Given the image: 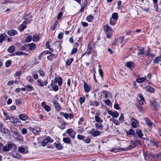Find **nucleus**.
Instances as JSON below:
<instances>
[{"mask_svg":"<svg viewBox=\"0 0 161 161\" xmlns=\"http://www.w3.org/2000/svg\"><path fill=\"white\" fill-rule=\"evenodd\" d=\"M131 143H133V145H131L127 147L121 148H114L112 149L111 150H110V151L111 152H113L115 153H116L119 151H127L130 150L131 149L135 148L137 145V143L136 141L133 142L131 141Z\"/></svg>","mask_w":161,"mask_h":161,"instance_id":"f257e3e1","label":"nucleus"},{"mask_svg":"<svg viewBox=\"0 0 161 161\" xmlns=\"http://www.w3.org/2000/svg\"><path fill=\"white\" fill-rule=\"evenodd\" d=\"M9 120L10 122L14 125H20V124L21 121L18 118L11 117Z\"/></svg>","mask_w":161,"mask_h":161,"instance_id":"f03ea898","label":"nucleus"},{"mask_svg":"<svg viewBox=\"0 0 161 161\" xmlns=\"http://www.w3.org/2000/svg\"><path fill=\"white\" fill-rule=\"evenodd\" d=\"M89 134L93 137H96L99 136L101 134L100 131L96 130L94 129H92L89 132Z\"/></svg>","mask_w":161,"mask_h":161,"instance_id":"7ed1b4c3","label":"nucleus"},{"mask_svg":"<svg viewBox=\"0 0 161 161\" xmlns=\"http://www.w3.org/2000/svg\"><path fill=\"white\" fill-rule=\"evenodd\" d=\"M15 147V145L13 143H8L7 146H4L3 148V150L4 152H8L13 147Z\"/></svg>","mask_w":161,"mask_h":161,"instance_id":"20e7f679","label":"nucleus"},{"mask_svg":"<svg viewBox=\"0 0 161 161\" xmlns=\"http://www.w3.org/2000/svg\"><path fill=\"white\" fill-rule=\"evenodd\" d=\"M151 109L154 111H157L159 108L158 103L155 101L151 103Z\"/></svg>","mask_w":161,"mask_h":161,"instance_id":"39448f33","label":"nucleus"},{"mask_svg":"<svg viewBox=\"0 0 161 161\" xmlns=\"http://www.w3.org/2000/svg\"><path fill=\"white\" fill-rule=\"evenodd\" d=\"M27 22L25 21H24L18 27V29L20 32L23 31L25 28H26Z\"/></svg>","mask_w":161,"mask_h":161,"instance_id":"423d86ee","label":"nucleus"},{"mask_svg":"<svg viewBox=\"0 0 161 161\" xmlns=\"http://www.w3.org/2000/svg\"><path fill=\"white\" fill-rule=\"evenodd\" d=\"M108 113L109 114L111 115L114 118H117L119 116V113L116 111H113L111 110H108Z\"/></svg>","mask_w":161,"mask_h":161,"instance_id":"0eeeda50","label":"nucleus"},{"mask_svg":"<svg viewBox=\"0 0 161 161\" xmlns=\"http://www.w3.org/2000/svg\"><path fill=\"white\" fill-rule=\"evenodd\" d=\"M125 66L129 68L130 69H133L135 66V64L133 62H128L125 64Z\"/></svg>","mask_w":161,"mask_h":161,"instance_id":"6e6552de","label":"nucleus"},{"mask_svg":"<svg viewBox=\"0 0 161 161\" xmlns=\"http://www.w3.org/2000/svg\"><path fill=\"white\" fill-rule=\"evenodd\" d=\"M145 120L147 124L150 128H152L154 125V124L148 118H145Z\"/></svg>","mask_w":161,"mask_h":161,"instance_id":"1a4fd4ad","label":"nucleus"},{"mask_svg":"<svg viewBox=\"0 0 161 161\" xmlns=\"http://www.w3.org/2000/svg\"><path fill=\"white\" fill-rule=\"evenodd\" d=\"M53 140H51V138L49 136L47 137L44 140L43 142H42V145L43 146H46L47 143L49 142H53Z\"/></svg>","mask_w":161,"mask_h":161,"instance_id":"9d476101","label":"nucleus"},{"mask_svg":"<svg viewBox=\"0 0 161 161\" xmlns=\"http://www.w3.org/2000/svg\"><path fill=\"white\" fill-rule=\"evenodd\" d=\"M37 85L43 87L44 86V85L46 86L47 83V81H44L43 82H42V81L40 79H38L37 80Z\"/></svg>","mask_w":161,"mask_h":161,"instance_id":"9b49d317","label":"nucleus"},{"mask_svg":"<svg viewBox=\"0 0 161 161\" xmlns=\"http://www.w3.org/2000/svg\"><path fill=\"white\" fill-rule=\"evenodd\" d=\"M19 118L21 120L25 121L28 119V116L25 114H22L19 115Z\"/></svg>","mask_w":161,"mask_h":161,"instance_id":"f8f14e48","label":"nucleus"},{"mask_svg":"<svg viewBox=\"0 0 161 161\" xmlns=\"http://www.w3.org/2000/svg\"><path fill=\"white\" fill-rule=\"evenodd\" d=\"M26 46L28 47L29 48V50L31 51L34 50L36 47V44L33 43H29L28 45H26Z\"/></svg>","mask_w":161,"mask_h":161,"instance_id":"ddd939ff","label":"nucleus"},{"mask_svg":"<svg viewBox=\"0 0 161 161\" xmlns=\"http://www.w3.org/2000/svg\"><path fill=\"white\" fill-rule=\"evenodd\" d=\"M31 130L34 134H36L38 132H40L41 131L40 128L37 126L35 127V128H31Z\"/></svg>","mask_w":161,"mask_h":161,"instance_id":"4468645a","label":"nucleus"},{"mask_svg":"<svg viewBox=\"0 0 161 161\" xmlns=\"http://www.w3.org/2000/svg\"><path fill=\"white\" fill-rule=\"evenodd\" d=\"M92 51V47L90 46V43H89L88 44L87 48L86 50V52H85L82 55V57L83 56H84V55L86 53H87L88 55H89L91 53Z\"/></svg>","mask_w":161,"mask_h":161,"instance_id":"2eb2a0df","label":"nucleus"},{"mask_svg":"<svg viewBox=\"0 0 161 161\" xmlns=\"http://www.w3.org/2000/svg\"><path fill=\"white\" fill-rule=\"evenodd\" d=\"M57 57V54H53V53H50V55L47 56V58L50 61H52L53 59H55Z\"/></svg>","mask_w":161,"mask_h":161,"instance_id":"dca6fc26","label":"nucleus"},{"mask_svg":"<svg viewBox=\"0 0 161 161\" xmlns=\"http://www.w3.org/2000/svg\"><path fill=\"white\" fill-rule=\"evenodd\" d=\"M13 133L14 136L17 139H19L21 137V135L19 133L15 131H11Z\"/></svg>","mask_w":161,"mask_h":161,"instance_id":"f3484780","label":"nucleus"},{"mask_svg":"<svg viewBox=\"0 0 161 161\" xmlns=\"http://www.w3.org/2000/svg\"><path fill=\"white\" fill-rule=\"evenodd\" d=\"M124 39V37H120L119 38L118 40H116L115 39V42L113 43V45H116V44H117L119 42L120 43H121L123 42Z\"/></svg>","mask_w":161,"mask_h":161,"instance_id":"a211bd4d","label":"nucleus"},{"mask_svg":"<svg viewBox=\"0 0 161 161\" xmlns=\"http://www.w3.org/2000/svg\"><path fill=\"white\" fill-rule=\"evenodd\" d=\"M53 102L56 110L58 111L60 110L61 108L57 101L56 100H54L53 101Z\"/></svg>","mask_w":161,"mask_h":161,"instance_id":"6ab92c4d","label":"nucleus"},{"mask_svg":"<svg viewBox=\"0 0 161 161\" xmlns=\"http://www.w3.org/2000/svg\"><path fill=\"white\" fill-rule=\"evenodd\" d=\"M84 88L85 90V92L86 93L90 91V87L86 82H84Z\"/></svg>","mask_w":161,"mask_h":161,"instance_id":"aec40b11","label":"nucleus"},{"mask_svg":"<svg viewBox=\"0 0 161 161\" xmlns=\"http://www.w3.org/2000/svg\"><path fill=\"white\" fill-rule=\"evenodd\" d=\"M136 134L140 138H142L143 136L142 130L139 129H136Z\"/></svg>","mask_w":161,"mask_h":161,"instance_id":"412c9836","label":"nucleus"},{"mask_svg":"<svg viewBox=\"0 0 161 161\" xmlns=\"http://www.w3.org/2000/svg\"><path fill=\"white\" fill-rule=\"evenodd\" d=\"M130 121L132 122L131 126L134 128H136V120L133 118H131Z\"/></svg>","mask_w":161,"mask_h":161,"instance_id":"4be33fe9","label":"nucleus"},{"mask_svg":"<svg viewBox=\"0 0 161 161\" xmlns=\"http://www.w3.org/2000/svg\"><path fill=\"white\" fill-rule=\"evenodd\" d=\"M17 32L14 29H12L8 31L7 32V34L8 35L10 36H13L16 34Z\"/></svg>","mask_w":161,"mask_h":161,"instance_id":"5701e85b","label":"nucleus"},{"mask_svg":"<svg viewBox=\"0 0 161 161\" xmlns=\"http://www.w3.org/2000/svg\"><path fill=\"white\" fill-rule=\"evenodd\" d=\"M138 51L137 52V55H139L140 54L143 55L144 53V49L143 47H140L139 48Z\"/></svg>","mask_w":161,"mask_h":161,"instance_id":"b1692460","label":"nucleus"},{"mask_svg":"<svg viewBox=\"0 0 161 161\" xmlns=\"http://www.w3.org/2000/svg\"><path fill=\"white\" fill-rule=\"evenodd\" d=\"M18 151L20 153L24 154H26L28 152L27 150H25V149L24 147H21L19 148Z\"/></svg>","mask_w":161,"mask_h":161,"instance_id":"393cba45","label":"nucleus"},{"mask_svg":"<svg viewBox=\"0 0 161 161\" xmlns=\"http://www.w3.org/2000/svg\"><path fill=\"white\" fill-rule=\"evenodd\" d=\"M8 50L10 53H12L15 51V47L14 46H11L8 47Z\"/></svg>","mask_w":161,"mask_h":161,"instance_id":"a878e982","label":"nucleus"},{"mask_svg":"<svg viewBox=\"0 0 161 161\" xmlns=\"http://www.w3.org/2000/svg\"><path fill=\"white\" fill-rule=\"evenodd\" d=\"M50 53H51L50 52H49V51H44L42 53H41L39 56V57H38V58H39V59H41V58L42 56V55H43V54H50Z\"/></svg>","mask_w":161,"mask_h":161,"instance_id":"bb28decb","label":"nucleus"},{"mask_svg":"<svg viewBox=\"0 0 161 161\" xmlns=\"http://www.w3.org/2000/svg\"><path fill=\"white\" fill-rule=\"evenodd\" d=\"M126 134L128 135H131L134 136L135 135V132L132 129H130L129 131L126 132Z\"/></svg>","mask_w":161,"mask_h":161,"instance_id":"cd10ccee","label":"nucleus"},{"mask_svg":"<svg viewBox=\"0 0 161 161\" xmlns=\"http://www.w3.org/2000/svg\"><path fill=\"white\" fill-rule=\"evenodd\" d=\"M104 30L106 31V33L112 32V29H111L110 27L108 25H106L105 26Z\"/></svg>","mask_w":161,"mask_h":161,"instance_id":"c85d7f7f","label":"nucleus"},{"mask_svg":"<svg viewBox=\"0 0 161 161\" xmlns=\"http://www.w3.org/2000/svg\"><path fill=\"white\" fill-rule=\"evenodd\" d=\"M112 122L115 125H119L120 124V122L118 119L114 118H112L110 119Z\"/></svg>","mask_w":161,"mask_h":161,"instance_id":"c756f323","label":"nucleus"},{"mask_svg":"<svg viewBox=\"0 0 161 161\" xmlns=\"http://www.w3.org/2000/svg\"><path fill=\"white\" fill-rule=\"evenodd\" d=\"M146 80V78L143 77L138 78L136 79V82L138 83H140L144 82Z\"/></svg>","mask_w":161,"mask_h":161,"instance_id":"7c9ffc66","label":"nucleus"},{"mask_svg":"<svg viewBox=\"0 0 161 161\" xmlns=\"http://www.w3.org/2000/svg\"><path fill=\"white\" fill-rule=\"evenodd\" d=\"M116 21H117V20H116L115 19H114L111 18H110V19L109 24L113 26L115 24V23L116 22Z\"/></svg>","mask_w":161,"mask_h":161,"instance_id":"2f4dec72","label":"nucleus"},{"mask_svg":"<svg viewBox=\"0 0 161 161\" xmlns=\"http://www.w3.org/2000/svg\"><path fill=\"white\" fill-rule=\"evenodd\" d=\"M160 62H161V57L160 56L157 57L154 60L155 64H158Z\"/></svg>","mask_w":161,"mask_h":161,"instance_id":"473e14b6","label":"nucleus"},{"mask_svg":"<svg viewBox=\"0 0 161 161\" xmlns=\"http://www.w3.org/2000/svg\"><path fill=\"white\" fill-rule=\"evenodd\" d=\"M73 60V58H70L67 59L66 62V65H67V66H69L72 61Z\"/></svg>","mask_w":161,"mask_h":161,"instance_id":"72a5a7b5","label":"nucleus"},{"mask_svg":"<svg viewBox=\"0 0 161 161\" xmlns=\"http://www.w3.org/2000/svg\"><path fill=\"white\" fill-rule=\"evenodd\" d=\"M3 114L5 116V120H7L9 119L11 117H10L8 114L5 111H3Z\"/></svg>","mask_w":161,"mask_h":161,"instance_id":"f704fd0d","label":"nucleus"},{"mask_svg":"<svg viewBox=\"0 0 161 161\" xmlns=\"http://www.w3.org/2000/svg\"><path fill=\"white\" fill-rule=\"evenodd\" d=\"M99 104V103L96 101L92 102L90 101V105L91 106H98Z\"/></svg>","mask_w":161,"mask_h":161,"instance_id":"c9c22d12","label":"nucleus"},{"mask_svg":"<svg viewBox=\"0 0 161 161\" xmlns=\"http://www.w3.org/2000/svg\"><path fill=\"white\" fill-rule=\"evenodd\" d=\"M94 17L92 15L88 16L86 18V19L89 22H91L93 19Z\"/></svg>","mask_w":161,"mask_h":161,"instance_id":"e433bc0d","label":"nucleus"},{"mask_svg":"<svg viewBox=\"0 0 161 161\" xmlns=\"http://www.w3.org/2000/svg\"><path fill=\"white\" fill-rule=\"evenodd\" d=\"M7 36L5 34H3L0 36V42L2 43L4 40L5 37Z\"/></svg>","mask_w":161,"mask_h":161,"instance_id":"4c0bfd02","label":"nucleus"},{"mask_svg":"<svg viewBox=\"0 0 161 161\" xmlns=\"http://www.w3.org/2000/svg\"><path fill=\"white\" fill-rule=\"evenodd\" d=\"M60 115L61 116L64 117L66 119L68 118V114L67 113H65L63 112H61L60 113Z\"/></svg>","mask_w":161,"mask_h":161,"instance_id":"58836bf2","label":"nucleus"},{"mask_svg":"<svg viewBox=\"0 0 161 161\" xmlns=\"http://www.w3.org/2000/svg\"><path fill=\"white\" fill-rule=\"evenodd\" d=\"M91 138L88 136L85 139H84L83 140V141L85 143L87 144L90 143L91 142Z\"/></svg>","mask_w":161,"mask_h":161,"instance_id":"ea45409f","label":"nucleus"},{"mask_svg":"<svg viewBox=\"0 0 161 161\" xmlns=\"http://www.w3.org/2000/svg\"><path fill=\"white\" fill-rule=\"evenodd\" d=\"M39 40V36L37 35L33 36L32 38V40L34 42H36Z\"/></svg>","mask_w":161,"mask_h":161,"instance_id":"a19ab883","label":"nucleus"},{"mask_svg":"<svg viewBox=\"0 0 161 161\" xmlns=\"http://www.w3.org/2000/svg\"><path fill=\"white\" fill-rule=\"evenodd\" d=\"M12 156L14 158H18L20 157V155L18 153H14L12 154Z\"/></svg>","mask_w":161,"mask_h":161,"instance_id":"79ce46f5","label":"nucleus"},{"mask_svg":"<svg viewBox=\"0 0 161 161\" xmlns=\"http://www.w3.org/2000/svg\"><path fill=\"white\" fill-rule=\"evenodd\" d=\"M56 82H58L59 86H60L62 84V79L61 77H59L57 79Z\"/></svg>","mask_w":161,"mask_h":161,"instance_id":"37998d69","label":"nucleus"},{"mask_svg":"<svg viewBox=\"0 0 161 161\" xmlns=\"http://www.w3.org/2000/svg\"><path fill=\"white\" fill-rule=\"evenodd\" d=\"M119 120L120 122H122L124 120V114L123 113H121L120 116L119 118Z\"/></svg>","mask_w":161,"mask_h":161,"instance_id":"c03bdc74","label":"nucleus"},{"mask_svg":"<svg viewBox=\"0 0 161 161\" xmlns=\"http://www.w3.org/2000/svg\"><path fill=\"white\" fill-rule=\"evenodd\" d=\"M63 142L66 143H69L70 142V139L69 138L64 137L63 138Z\"/></svg>","mask_w":161,"mask_h":161,"instance_id":"a18cd8bd","label":"nucleus"},{"mask_svg":"<svg viewBox=\"0 0 161 161\" xmlns=\"http://www.w3.org/2000/svg\"><path fill=\"white\" fill-rule=\"evenodd\" d=\"M32 38L30 36H27L25 39V41L27 42H30L31 41Z\"/></svg>","mask_w":161,"mask_h":161,"instance_id":"49530a36","label":"nucleus"},{"mask_svg":"<svg viewBox=\"0 0 161 161\" xmlns=\"http://www.w3.org/2000/svg\"><path fill=\"white\" fill-rule=\"evenodd\" d=\"M25 87L29 89V91H31L34 90V87L31 85H27Z\"/></svg>","mask_w":161,"mask_h":161,"instance_id":"de8ad7c7","label":"nucleus"},{"mask_svg":"<svg viewBox=\"0 0 161 161\" xmlns=\"http://www.w3.org/2000/svg\"><path fill=\"white\" fill-rule=\"evenodd\" d=\"M112 18L117 20L118 18V15L116 13H114L112 14Z\"/></svg>","mask_w":161,"mask_h":161,"instance_id":"09e8293b","label":"nucleus"},{"mask_svg":"<svg viewBox=\"0 0 161 161\" xmlns=\"http://www.w3.org/2000/svg\"><path fill=\"white\" fill-rule=\"evenodd\" d=\"M85 138V137L84 136L78 134L77 136V138L79 140H82L83 141Z\"/></svg>","mask_w":161,"mask_h":161,"instance_id":"8fccbe9b","label":"nucleus"},{"mask_svg":"<svg viewBox=\"0 0 161 161\" xmlns=\"http://www.w3.org/2000/svg\"><path fill=\"white\" fill-rule=\"evenodd\" d=\"M147 91L153 93L154 92V89L150 86H148L147 87Z\"/></svg>","mask_w":161,"mask_h":161,"instance_id":"3c124183","label":"nucleus"},{"mask_svg":"<svg viewBox=\"0 0 161 161\" xmlns=\"http://www.w3.org/2000/svg\"><path fill=\"white\" fill-rule=\"evenodd\" d=\"M15 55H25L27 56L28 55V54L27 53H25L22 52H16L15 53Z\"/></svg>","mask_w":161,"mask_h":161,"instance_id":"603ef678","label":"nucleus"},{"mask_svg":"<svg viewBox=\"0 0 161 161\" xmlns=\"http://www.w3.org/2000/svg\"><path fill=\"white\" fill-rule=\"evenodd\" d=\"M54 144H55L56 147L58 149L60 150L62 148V146L60 143H55Z\"/></svg>","mask_w":161,"mask_h":161,"instance_id":"864d4df0","label":"nucleus"},{"mask_svg":"<svg viewBox=\"0 0 161 161\" xmlns=\"http://www.w3.org/2000/svg\"><path fill=\"white\" fill-rule=\"evenodd\" d=\"M11 62L12 61L10 60H7L5 63V66L7 67H8L11 65Z\"/></svg>","mask_w":161,"mask_h":161,"instance_id":"5fc2aeb1","label":"nucleus"},{"mask_svg":"<svg viewBox=\"0 0 161 161\" xmlns=\"http://www.w3.org/2000/svg\"><path fill=\"white\" fill-rule=\"evenodd\" d=\"M44 108L45 110L47 112L49 111L51 109V108L48 105H45L44 107Z\"/></svg>","mask_w":161,"mask_h":161,"instance_id":"6e6d98bb","label":"nucleus"},{"mask_svg":"<svg viewBox=\"0 0 161 161\" xmlns=\"http://www.w3.org/2000/svg\"><path fill=\"white\" fill-rule=\"evenodd\" d=\"M58 23V22L57 20H56L55 22L54 23H53V26H52V30L53 31L56 27V26L57 24Z\"/></svg>","mask_w":161,"mask_h":161,"instance_id":"4d7b16f0","label":"nucleus"},{"mask_svg":"<svg viewBox=\"0 0 161 161\" xmlns=\"http://www.w3.org/2000/svg\"><path fill=\"white\" fill-rule=\"evenodd\" d=\"M19 49L20 50L27 51L28 50H26V48L23 45H21L19 47Z\"/></svg>","mask_w":161,"mask_h":161,"instance_id":"13d9d810","label":"nucleus"},{"mask_svg":"<svg viewBox=\"0 0 161 161\" xmlns=\"http://www.w3.org/2000/svg\"><path fill=\"white\" fill-rule=\"evenodd\" d=\"M85 100V98L83 97H80L79 99V102L80 104L83 103Z\"/></svg>","mask_w":161,"mask_h":161,"instance_id":"bf43d9fd","label":"nucleus"},{"mask_svg":"<svg viewBox=\"0 0 161 161\" xmlns=\"http://www.w3.org/2000/svg\"><path fill=\"white\" fill-rule=\"evenodd\" d=\"M102 93L104 94V97L105 98H107L108 97V92L105 90H103L102 91Z\"/></svg>","mask_w":161,"mask_h":161,"instance_id":"052dcab7","label":"nucleus"},{"mask_svg":"<svg viewBox=\"0 0 161 161\" xmlns=\"http://www.w3.org/2000/svg\"><path fill=\"white\" fill-rule=\"evenodd\" d=\"M63 35H64V33L63 32L60 33L58 35V38L59 39H62L63 38Z\"/></svg>","mask_w":161,"mask_h":161,"instance_id":"680f3d73","label":"nucleus"},{"mask_svg":"<svg viewBox=\"0 0 161 161\" xmlns=\"http://www.w3.org/2000/svg\"><path fill=\"white\" fill-rule=\"evenodd\" d=\"M107 37L108 38H110L112 34V32L106 33Z\"/></svg>","mask_w":161,"mask_h":161,"instance_id":"e2e57ef3","label":"nucleus"},{"mask_svg":"<svg viewBox=\"0 0 161 161\" xmlns=\"http://www.w3.org/2000/svg\"><path fill=\"white\" fill-rule=\"evenodd\" d=\"M73 131L72 129H68L66 131V132L69 135L70 134H71L73 132Z\"/></svg>","mask_w":161,"mask_h":161,"instance_id":"0e129e2a","label":"nucleus"},{"mask_svg":"<svg viewBox=\"0 0 161 161\" xmlns=\"http://www.w3.org/2000/svg\"><path fill=\"white\" fill-rule=\"evenodd\" d=\"M159 154H153L152 155V157L153 158H158L159 157Z\"/></svg>","mask_w":161,"mask_h":161,"instance_id":"69168bd1","label":"nucleus"},{"mask_svg":"<svg viewBox=\"0 0 161 161\" xmlns=\"http://www.w3.org/2000/svg\"><path fill=\"white\" fill-rule=\"evenodd\" d=\"M53 91L56 92L58 90V87L57 85H55L54 86H53Z\"/></svg>","mask_w":161,"mask_h":161,"instance_id":"338daca9","label":"nucleus"},{"mask_svg":"<svg viewBox=\"0 0 161 161\" xmlns=\"http://www.w3.org/2000/svg\"><path fill=\"white\" fill-rule=\"evenodd\" d=\"M63 16V14L62 12H60L58 13L57 18V19L59 20Z\"/></svg>","mask_w":161,"mask_h":161,"instance_id":"774afa93","label":"nucleus"}]
</instances>
